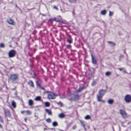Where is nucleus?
<instances>
[{"instance_id":"obj_1","label":"nucleus","mask_w":131,"mask_h":131,"mask_svg":"<svg viewBox=\"0 0 131 131\" xmlns=\"http://www.w3.org/2000/svg\"><path fill=\"white\" fill-rule=\"evenodd\" d=\"M18 75L17 74H12L10 75V79L12 81L14 82L16 81L18 79Z\"/></svg>"},{"instance_id":"obj_2","label":"nucleus","mask_w":131,"mask_h":131,"mask_svg":"<svg viewBox=\"0 0 131 131\" xmlns=\"http://www.w3.org/2000/svg\"><path fill=\"white\" fill-rule=\"evenodd\" d=\"M57 96V94H55L52 92H50L48 94V98L49 99H53Z\"/></svg>"},{"instance_id":"obj_3","label":"nucleus","mask_w":131,"mask_h":131,"mask_svg":"<svg viewBox=\"0 0 131 131\" xmlns=\"http://www.w3.org/2000/svg\"><path fill=\"white\" fill-rule=\"evenodd\" d=\"M16 51L14 50H11L8 53V56L9 58L14 57L16 54Z\"/></svg>"},{"instance_id":"obj_4","label":"nucleus","mask_w":131,"mask_h":131,"mask_svg":"<svg viewBox=\"0 0 131 131\" xmlns=\"http://www.w3.org/2000/svg\"><path fill=\"white\" fill-rule=\"evenodd\" d=\"M125 100L127 103H129L131 102V96L129 95H126L125 97Z\"/></svg>"},{"instance_id":"obj_5","label":"nucleus","mask_w":131,"mask_h":131,"mask_svg":"<svg viewBox=\"0 0 131 131\" xmlns=\"http://www.w3.org/2000/svg\"><path fill=\"white\" fill-rule=\"evenodd\" d=\"M119 112L120 113L123 118H125L127 117L126 113L124 110L121 109L120 110Z\"/></svg>"},{"instance_id":"obj_6","label":"nucleus","mask_w":131,"mask_h":131,"mask_svg":"<svg viewBox=\"0 0 131 131\" xmlns=\"http://www.w3.org/2000/svg\"><path fill=\"white\" fill-rule=\"evenodd\" d=\"M5 115L6 117H10V114L9 111L7 109H4Z\"/></svg>"},{"instance_id":"obj_7","label":"nucleus","mask_w":131,"mask_h":131,"mask_svg":"<svg viewBox=\"0 0 131 131\" xmlns=\"http://www.w3.org/2000/svg\"><path fill=\"white\" fill-rule=\"evenodd\" d=\"M106 92V90H101L99 91V95L103 96Z\"/></svg>"},{"instance_id":"obj_8","label":"nucleus","mask_w":131,"mask_h":131,"mask_svg":"<svg viewBox=\"0 0 131 131\" xmlns=\"http://www.w3.org/2000/svg\"><path fill=\"white\" fill-rule=\"evenodd\" d=\"M7 22L9 24L12 25H14L15 23L14 21L11 19H9L7 20Z\"/></svg>"},{"instance_id":"obj_9","label":"nucleus","mask_w":131,"mask_h":131,"mask_svg":"<svg viewBox=\"0 0 131 131\" xmlns=\"http://www.w3.org/2000/svg\"><path fill=\"white\" fill-rule=\"evenodd\" d=\"M102 96L100 95H97V98L98 101L99 102H104V101L102 99Z\"/></svg>"},{"instance_id":"obj_10","label":"nucleus","mask_w":131,"mask_h":131,"mask_svg":"<svg viewBox=\"0 0 131 131\" xmlns=\"http://www.w3.org/2000/svg\"><path fill=\"white\" fill-rule=\"evenodd\" d=\"M28 84L30 86L32 87H34V85L33 82L31 81H30L28 83Z\"/></svg>"},{"instance_id":"obj_11","label":"nucleus","mask_w":131,"mask_h":131,"mask_svg":"<svg viewBox=\"0 0 131 131\" xmlns=\"http://www.w3.org/2000/svg\"><path fill=\"white\" fill-rule=\"evenodd\" d=\"M36 83L37 86H38L40 88L43 89V88L41 87L40 84L38 81H36Z\"/></svg>"},{"instance_id":"obj_12","label":"nucleus","mask_w":131,"mask_h":131,"mask_svg":"<svg viewBox=\"0 0 131 131\" xmlns=\"http://www.w3.org/2000/svg\"><path fill=\"white\" fill-rule=\"evenodd\" d=\"M92 63L94 64H96V60L94 58L92 55Z\"/></svg>"},{"instance_id":"obj_13","label":"nucleus","mask_w":131,"mask_h":131,"mask_svg":"<svg viewBox=\"0 0 131 131\" xmlns=\"http://www.w3.org/2000/svg\"><path fill=\"white\" fill-rule=\"evenodd\" d=\"M80 122L81 124V125L83 126L85 129H86V128L85 127V125L84 123V122L83 121H82L81 120H80Z\"/></svg>"},{"instance_id":"obj_14","label":"nucleus","mask_w":131,"mask_h":131,"mask_svg":"<svg viewBox=\"0 0 131 131\" xmlns=\"http://www.w3.org/2000/svg\"><path fill=\"white\" fill-rule=\"evenodd\" d=\"M45 111L49 115H51V112L48 109H46L45 110Z\"/></svg>"},{"instance_id":"obj_15","label":"nucleus","mask_w":131,"mask_h":131,"mask_svg":"<svg viewBox=\"0 0 131 131\" xmlns=\"http://www.w3.org/2000/svg\"><path fill=\"white\" fill-rule=\"evenodd\" d=\"M28 104L30 106L32 105L33 104V101L31 100H29L28 102Z\"/></svg>"},{"instance_id":"obj_16","label":"nucleus","mask_w":131,"mask_h":131,"mask_svg":"<svg viewBox=\"0 0 131 131\" xmlns=\"http://www.w3.org/2000/svg\"><path fill=\"white\" fill-rule=\"evenodd\" d=\"M79 98V96L78 95H75L74 96V99L75 100H77Z\"/></svg>"},{"instance_id":"obj_17","label":"nucleus","mask_w":131,"mask_h":131,"mask_svg":"<svg viewBox=\"0 0 131 131\" xmlns=\"http://www.w3.org/2000/svg\"><path fill=\"white\" fill-rule=\"evenodd\" d=\"M12 105L14 108L16 107V105L15 102L14 101H13L12 103Z\"/></svg>"},{"instance_id":"obj_18","label":"nucleus","mask_w":131,"mask_h":131,"mask_svg":"<svg viewBox=\"0 0 131 131\" xmlns=\"http://www.w3.org/2000/svg\"><path fill=\"white\" fill-rule=\"evenodd\" d=\"M106 11L105 10H103L101 11V13L102 15H105V14Z\"/></svg>"},{"instance_id":"obj_19","label":"nucleus","mask_w":131,"mask_h":131,"mask_svg":"<svg viewBox=\"0 0 131 131\" xmlns=\"http://www.w3.org/2000/svg\"><path fill=\"white\" fill-rule=\"evenodd\" d=\"M53 21H56L57 22H60V20L57 18H53Z\"/></svg>"},{"instance_id":"obj_20","label":"nucleus","mask_w":131,"mask_h":131,"mask_svg":"<svg viewBox=\"0 0 131 131\" xmlns=\"http://www.w3.org/2000/svg\"><path fill=\"white\" fill-rule=\"evenodd\" d=\"M35 100L37 101H40L41 97L39 96H37L35 98Z\"/></svg>"},{"instance_id":"obj_21","label":"nucleus","mask_w":131,"mask_h":131,"mask_svg":"<svg viewBox=\"0 0 131 131\" xmlns=\"http://www.w3.org/2000/svg\"><path fill=\"white\" fill-rule=\"evenodd\" d=\"M64 115L63 113H61L59 114V117L60 118H63L64 117Z\"/></svg>"},{"instance_id":"obj_22","label":"nucleus","mask_w":131,"mask_h":131,"mask_svg":"<svg viewBox=\"0 0 131 131\" xmlns=\"http://www.w3.org/2000/svg\"><path fill=\"white\" fill-rule=\"evenodd\" d=\"M52 125L53 126H58V125L57 122H54L53 123Z\"/></svg>"},{"instance_id":"obj_23","label":"nucleus","mask_w":131,"mask_h":131,"mask_svg":"<svg viewBox=\"0 0 131 131\" xmlns=\"http://www.w3.org/2000/svg\"><path fill=\"white\" fill-rule=\"evenodd\" d=\"M113 102V100L112 99H110L108 101V103L110 104H112Z\"/></svg>"},{"instance_id":"obj_24","label":"nucleus","mask_w":131,"mask_h":131,"mask_svg":"<svg viewBox=\"0 0 131 131\" xmlns=\"http://www.w3.org/2000/svg\"><path fill=\"white\" fill-rule=\"evenodd\" d=\"M46 121L47 122L50 123L51 122V119L50 118H48L46 120Z\"/></svg>"},{"instance_id":"obj_25","label":"nucleus","mask_w":131,"mask_h":131,"mask_svg":"<svg viewBox=\"0 0 131 131\" xmlns=\"http://www.w3.org/2000/svg\"><path fill=\"white\" fill-rule=\"evenodd\" d=\"M108 43L110 44L111 45V46H113L115 45V43L112 42H108Z\"/></svg>"},{"instance_id":"obj_26","label":"nucleus","mask_w":131,"mask_h":131,"mask_svg":"<svg viewBox=\"0 0 131 131\" xmlns=\"http://www.w3.org/2000/svg\"><path fill=\"white\" fill-rule=\"evenodd\" d=\"M90 116L87 115L85 117V118L86 119H90Z\"/></svg>"},{"instance_id":"obj_27","label":"nucleus","mask_w":131,"mask_h":131,"mask_svg":"<svg viewBox=\"0 0 131 131\" xmlns=\"http://www.w3.org/2000/svg\"><path fill=\"white\" fill-rule=\"evenodd\" d=\"M45 105L46 106L48 107L49 106L50 104L49 102H47L45 103Z\"/></svg>"},{"instance_id":"obj_28","label":"nucleus","mask_w":131,"mask_h":131,"mask_svg":"<svg viewBox=\"0 0 131 131\" xmlns=\"http://www.w3.org/2000/svg\"><path fill=\"white\" fill-rule=\"evenodd\" d=\"M96 82H97L96 81H93L92 83V85L93 86L94 85L96 84Z\"/></svg>"},{"instance_id":"obj_29","label":"nucleus","mask_w":131,"mask_h":131,"mask_svg":"<svg viewBox=\"0 0 131 131\" xmlns=\"http://www.w3.org/2000/svg\"><path fill=\"white\" fill-rule=\"evenodd\" d=\"M25 112H26L27 114L28 115L31 114V112L29 110L26 111H25Z\"/></svg>"},{"instance_id":"obj_30","label":"nucleus","mask_w":131,"mask_h":131,"mask_svg":"<svg viewBox=\"0 0 131 131\" xmlns=\"http://www.w3.org/2000/svg\"><path fill=\"white\" fill-rule=\"evenodd\" d=\"M111 72H107L105 73V75L107 76H108L110 75H111Z\"/></svg>"},{"instance_id":"obj_31","label":"nucleus","mask_w":131,"mask_h":131,"mask_svg":"<svg viewBox=\"0 0 131 131\" xmlns=\"http://www.w3.org/2000/svg\"><path fill=\"white\" fill-rule=\"evenodd\" d=\"M84 88L83 87H82L81 88H80L79 90L77 91L78 92H80V91H81Z\"/></svg>"},{"instance_id":"obj_32","label":"nucleus","mask_w":131,"mask_h":131,"mask_svg":"<svg viewBox=\"0 0 131 131\" xmlns=\"http://www.w3.org/2000/svg\"><path fill=\"white\" fill-rule=\"evenodd\" d=\"M113 13L112 12H111L110 11L109 12V15L110 16H111L113 15Z\"/></svg>"},{"instance_id":"obj_33","label":"nucleus","mask_w":131,"mask_h":131,"mask_svg":"<svg viewBox=\"0 0 131 131\" xmlns=\"http://www.w3.org/2000/svg\"><path fill=\"white\" fill-rule=\"evenodd\" d=\"M0 47L2 48H4V44L3 43L0 44Z\"/></svg>"},{"instance_id":"obj_34","label":"nucleus","mask_w":131,"mask_h":131,"mask_svg":"<svg viewBox=\"0 0 131 131\" xmlns=\"http://www.w3.org/2000/svg\"><path fill=\"white\" fill-rule=\"evenodd\" d=\"M58 104L59 105H60V106H62V103L61 102H59L58 103Z\"/></svg>"},{"instance_id":"obj_35","label":"nucleus","mask_w":131,"mask_h":131,"mask_svg":"<svg viewBox=\"0 0 131 131\" xmlns=\"http://www.w3.org/2000/svg\"><path fill=\"white\" fill-rule=\"evenodd\" d=\"M67 41L69 43H72V41L70 39H67Z\"/></svg>"},{"instance_id":"obj_36","label":"nucleus","mask_w":131,"mask_h":131,"mask_svg":"<svg viewBox=\"0 0 131 131\" xmlns=\"http://www.w3.org/2000/svg\"><path fill=\"white\" fill-rule=\"evenodd\" d=\"M69 1L71 2H74L76 1V0H69Z\"/></svg>"},{"instance_id":"obj_37","label":"nucleus","mask_w":131,"mask_h":131,"mask_svg":"<svg viewBox=\"0 0 131 131\" xmlns=\"http://www.w3.org/2000/svg\"><path fill=\"white\" fill-rule=\"evenodd\" d=\"M71 46L70 45H68L67 46V47L68 49H70L71 48Z\"/></svg>"},{"instance_id":"obj_38","label":"nucleus","mask_w":131,"mask_h":131,"mask_svg":"<svg viewBox=\"0 0 131 131\" xmlns=\"http://www.w3.org/2000/svg\"><path fill=\"white\" fill-rule=\"evenodd\" d=\"M0 121L1 122H2V123H3V120L2 119L1 116H0Z\"/></svg>"},{"instance_id":"obj_39","label":"nucleus","mask_w":131,"mask_h":131,"mask_svg":"<svg viewBox=\"0 0 131 131\" xmlns=\"http://www.w3.org/2000/svg\"><path fill=\"white\" fill-rule=\"evenodd\" d=\"M77 126L76 125H74L72 127V128L73 129H74L76 128Z\"/></svg>"},{"instance_id":"obj_40","label":"nucleus","mask_w":131,"mask_h":131,"mask_svg":"<svg viewBox=\"0 0 131 131\" xmlns=\"http://www.w3.org/2000/svg\"><path fill=\"white\" fill-rule=\"evenodd\" d=\"M53 8H54L56 9L57 10H58V9L57 7L55 6H54L53 7Z\"/></svg>"},{"instance_id":"obj_41","label":"nucleus","mask_w":131,"mask_h":131,"mask_svg":"<svg viewBox=\"0 0 131 131\" xmlns=\"http://www.w3.org/2000/svg\"><path fill=\"white\" fill-rule=\"evenodd\" d=\"M25 112V111H22L21 112V114H23Z\"/></svg>"},{"instance_id":"obj_42","label":"nucleus","mask_w":131,"mask_h":131,"mask_svg":"<svg viewBox=\"0 0 131 131\" xmlns=\"http://www.w3.org/2000/svg\"><path fill=\"white\" fill-rule=\"evenodd\" d=\"M122 71H123L124 73H125L126 72V71L124 69Z\"/></svg>"},{"instance_id":"obj_43","label":"nucleus","mask_w":131,"mask_h":131,"mask_svg":"<svg viewBox=\"0 0 131 131\" xmlns=\"http://www.w3.org/2000/svg\"><path fill=\"white\" fill-rule=\"evenodd\" d=\"M119 69L120 70V71H122V70H123V68H119Z\"/></svg>"},{"instance_id":"obj_44","label":"nucleus","mask_w":131,"mask_h":131,"mask_svg":"<svg viewBox=\"0 0 131 131\" xmlns=\"http://www.w3.org/2000/svg\"><path fill=\"white\" fill-rule=\"evenodd\" d=\"M49 20L50 21H53V18L50 19H49Z\"/></svg>"},{"instance_id":"obj_45","label":"nucleus","mask_w":131,"mask_h":131,"mask_svg":"<svg viewBox=\"0 0 131 131\" xmlns=\"http://www.w3.org/2000/svg\"><path fill=\"white\" fill-rule=\"evenodd\" d=\"M2 127V126L0 124V128H1Z\"/></svg>"},{"instance_id":"obj_46","label":"nucleus","mask_w":131,"mask_h":131,"mask_svg":"<svg viewBox=\"0 0 131 131\" xmlns=\"http://www.w3.org/2000/svg\"><path fill=\"white\" fill-rule=\"evenodd\" d=\"M25 122H26V118H25Z\"/></svg>"},{"instance_id":"obj_47","label":"nucleus","mask_w":131,"mask_h":131,"mask_svg":"<svg viewBox=\"0 0 131 131\" xmlns=\"http://www.w3.org/2000/svg\"><path fill=\"white\" fill-rule=\"evenodd\" d=\"M45 129H46V128H45L44 129V130H45Z\"/></svg>"}]
</instances>
